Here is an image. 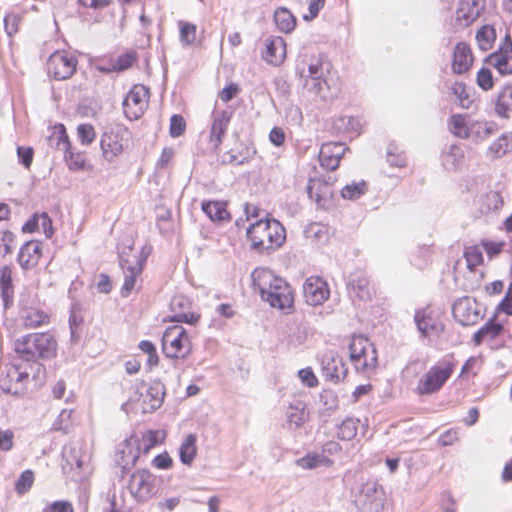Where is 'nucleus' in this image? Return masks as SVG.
<instances>
[{
	"mask_svg": "<svg viewBox=\"0 0 512 512\" xmlns=\"http://www.w3.org/2000/svg\"><path fill=\"white\" fill-rule=\"evenodd\" d=\"M512 150V136L502 135L495 140L488 149V155L493 158H500Z\"/></svg>",
	"mask_w": 512,
	"mask_h": 512,
	"instance_id": "37998d69",
	"label": "nucleus"
},
{
	"mask_svg": "<svg viewBox=\"0 0 512 512\" xmlns=\"http://www.w3.org/2000/svg\"><path fill=\"white\" fill-rule=\"evenodd\" d=\"M231 119V113L228 111H215L212 116V125L209 141L214 148L222 143V138L226 132Z\"/></svg>",
	"mask_w": 512,
	"mask_h": 512,
	"instance_id": "393cba45",
	"label": "nucleus"
},
{
	"mask_svg": "<svg viewBox=\"0 0 512 512\" xmlns=\"http://www.w3.org/2000/svg\"><path fill=\"white\" fill-rule=\"evenodd\" d=\"M476 82H477V85L485 91L492 89L494 82H493L492 72L490 71V69L481 68L477 72Z\"/></svg>",
	"mask_w": 512,
	"mask_h": 512,
	"instance_id": "6e6d98bb",
	"label": "nucleus"
},
{
	"mask_svg": "<svg viewBox=\"0 0 512 512\" xmlns=\"http://www.w3.org/2000/svg\"><path fill=\"white\" fill-rule=\"evenodd\" d=\"M14 241V235L10 231H2L0 233V254L3 256L12 252V243Z\"/></svg>",
	"mask_w": 512,
	"mask_h": 512,
	"instance_id": "e2e57ef3",
	"label": "nucleus"
},
{
	"mask_svg": "<svg viewBox=\"0 0 512 512\" xmlns=\"http://www.w3.org/2000/svg\"><path fill=\"white\" fill-rule=\"evenodd\" d=\"M450 131L460 138L470 137V123L467 122L465 116L456 114L450 118Z\"/></svg>",
	"mask_w": 512,
	"mask_h": 512,
	"instance_id": "a18cd8bd",
	"label": "nucleus"
},
{
	"mask_svg": "<svg viewBox=\"0 0 512 512\" xmlns=\"http://www.w3.org/2000/svg\"><path fill=\"white\" fill-rule=\"evenodd\" d=\"M180 30L179 39L183 46H193L196 44L197 27L195 24L180 20L178 21Z\"/></svg>",
	"mask_w": 512,
	"mask_h": 512,
	"instance_id": "49530a36",
	"label": "nucleus"
},
{
	"mask_svg": "<svg viewBox=\"0 0 512 512\" xmlns=\"http://www.w3.org/2000/svg\"><path fill=\"white\" fill-rule=\"evenodd\" d=\"M41 256V245L37 241H28L20 249L18 261L22 268L30 269L37 265Z\"/></svg>",
	"mask_w": 512,
	"mask_h": 512,
	"instance_id": "cd10ccee",
	"label": "nucleus"
},
{
	"mask_svg": "<svg viewBox=\"0 0 512 512\" xmlns=\"http://www.w3.org/2000/svg\"><path fill=\"white\" fill-rule=\"evenodd\" d=\"M348 289L352 297L366 301L371 299L373 288L363 271L357 270L350 274L348 280Z\"/></svg>",
	"mask_w": 512,
	"mask_h": 512,
	"instance_id": "5701e85b",
	"label": "nucleus"
},
{
	"mask_svg": "<svg viewBox=\"0 0 512 512\" xmlns=\"http://www.w3.org/2000/svg\"><path fill=\"white\" fill-rule=\"evenodd\" d=\"M57 149L65 153V160L69 169L80 170L84 168L85 157L81 153L70 151L69 138L64 131L58 137Z\"/></svg>",
	"mask_w": 512,
	"mask_h": 512,
	"instance_id": "bb28decb",
	"label": "nucleus"
},
{
	"mask_svg": "<svg viewBox=\"0 0 512 512\" xmlns=\"http://www.w3.org/2000/svg\"><path fill=\"white\" fill-rule=\"evenodd\" d=\"M386 160L392 167H404L406 166V158L399 151L396 145L390 144L386 153Z\"/></svg>",
	"mask_w": 512,
	"mask_h": 512,
	"instance_id": "864d4df0",
	"label": "nucleus"
},
{
	"mask_svg": "<svg viewBox=\"0 0 512 512\" xmlns=\"http://www.w3.org/2000/svg\"><path fill=\"white\" fill-rule=\"evenodd\" d=\"M170 307L173 312L172 321L194 324L199 319V315L190 311L191 302L183 295L174 296L170 302Z\"/></svg>",
	"mask_w": 512,
	"mask_h": 512,
	"instance_id": "4be33fe9",
	"label": "nucleus"
},
{
	"mask_svg": "<svg viewBox=\"0 0 512 512\" xmlns=\"http://www.w3.org/2000/svg\"><path fill=\"white\" fill-rule=\"evenodd\" d=\"M164 399V391L159 385L150 386L144 396V402L149 404L151 410L159 408Z\"/></svg>",
	"mask_w": 512,
	"mask_h": 512,
	"instance_id": "09e8293b",
	"label": "nucleus"
},
{
	"mask_svg": "<svg viewBox=\"0 0 512 512\" xmlns=\"http://www.w3.org/2000/svg\"><path fill=\"white\" fill-rule=\"evenodd\" d=\"M498 130L497 124L491 121L470 122V136L478 139H486L494 135Z\"/></svg>",
	"mask_w": 512,
	"mask_h": 512,
	"instance_id": "ea45409f",
	"label": "nucleus"
},
{
	"mask_svg": "<svg viewBox=\"0 0 512 512\" xmlns=\"http://www.w3.org/2000/svg\"><path fill=\"white\" fill-rule=\"evenodd\" d=\"M495 112L501 118L512 117V85L504 86L499 92Z\"/></svg>",
	"mask_w": 512,
	"mask_h": 512,
	"instance_id": "7c9ffc66",
	"label": "nucleus"
},
{
	"mask_svg": "<svg viewBox=\"0 0 512 512\" xmlns=\"http://www.w3.org/2000/svg\"><path fill=\"white\" fill-rule=\"evenodd\" d=\"M33 154L34 152L31 147L19 146L17 148L18 160L25 168H30L33 161Z\"/></svg>",
	"mask_w": 512,
	"mask_h": 512,
	"instance_id": "0e129e2a",
	"label": "nucleus"
},
{
	"mask_svg": "<svg viewBox=\"0 0 512 512\" xmlns=\"http://www.w3.org/2000/svg\"><path fill=\"white\" fill-rule=\"evenodd\" d=\"M251 248L259 253H271L283 245L286 239L284 226L276 219H261L247 229Z\"/></svg>",
	"mask_w": 512,
	"mask_h": 512,
	"instance_id": "f03ea898",
	"label": "nucleus"
},
{
	"mask_svg": "<svg viewBox=\"0 0 512 512\" xmlns=\"http://www.w3.org/2000/svg\"><path fill=\"white\" fill-rule=\"evenodd\" d=\"M191 349V338L182 326L166 328L162 336V350L167 357L185 359Z\"/></svg>",
	"mask_w": 512,
	"mask_h": 512,
	"instance_id": "423d86ee",
	"label": "nucleus"
},
{
	"mask_svg": "<svg viewBox=\"0 0 512 512\" xmlns=\"http://www.w3.org/2000/svg\"><path fill=\"white\" fill-rule=\"evenodd\" d=\"M297 466L303 469H316L320 467H330L332 461L324 454L311 453L296 460Z\"/></svg>",
	"mask_w": 512,
	"mask_h": 512,
	"instance_id": "e433bc0d",
	"label": "nucleus"
},
{
	"mask_svg": "<svg viewBox=\"0 0 512 512\" xmlns=\"http://www.w3.org/2000/svg\"><path fill=\"white\" fill-rule=\"evenodd\" d=\"M286 417L290 426L300 427L308 419L305 404L300 400L291 403L287 408Z\"/></svg>",
	"mask_w": 512,
	"mask_h": 512,
	"instance_id": "f704fd0d",
	"label": "nucleus"
},
{
	"mask_svg": "<svg viewBox=\"0 0 512 512\" xmlns=\"http://www.w3.org/2000/svg\"><path fill=\"white\" fill-rule=\"evenodd\" d=\"M164 435L160 431H148L142 437L143 451L147 453L151 448L159 444Z\"/></svg>",
	"mask_w": 512,
	"mask_h": 512,
	"instance_id": "4d7b16f0",
	"label": "nucleus"
},
{
	"mask_svg": "<svg viewBox=\"0 0 512 512\" xmlns=\"http://www.w3.org/2000/svg\"><path fill=\"white\" fill-rule=\"evenodd\" d=\"M481 0H462L456 11L457 20L463 25H469L480 15L482 7Z\"/></svg>",
	"mask_w": 512,
	"mask_h": 512,
	"instance_id": "c85d7f7f",
	"label": "nucleus"
},
{
	"mask_svg": "<svg viewBox=\"0 0 512 512\" xmlns=\"http://www.w3.org/2000/svg\"><path fill=\"white\" fill-rule=\"evenodd\" d=\"M487 60L500 74H512V41L509 35L505 36L499 49L492 53Z\"/></svg>",
	"mask_w": 512,
	"mask_h": 512,
	"instance_id": "6ab92c4d",
	"label": "nucleus"
},
{
	"mask_svg": "<svg viewBox=\"0 0 512 512\" xmlns=\"http://www.w3.org/2000/svg\"><path fill=\"white\" fill-rule=\"evenodd\" d=\"M149 102V90L141 84L134 85L123 101V110L130 120L139 119Z\"/></svg>",
	"mask_w": 512,
	"mask_h": 512,
	"instance_id": "9b49d317",
	"label": "nucleus"
},
{
	"mask_svg": "<svg viewBox=\"0 0 512 512\" xmlns=\"http://www.w3.org/2000/svg\"><path fill=\"white\" fill-rule=\"evenodd\" d=\"M303 293L308 304L317 306L323 304L329 297L327 283L320 277L311 276L303 285Z\"/></svg>",
	"mask_w": 512,
	"mask_h": 512,
	"instance_id": "f3484780",
	"label": "nucleus"
},
{
	"mask_svg": "<svg viewBox=\"0 0 512 512\" xmlns=\"http://www.w3.org/2000/svg\"><path fill=\"white\" fill-rule=\"evenodd\" d=\"M135 61L136 52H126L124 54L119 55L115 60H113L109 67H101L100 70L103 72L124 71L130 68Z\"/></svg>",
	"mask_w": 512,
	"mask_h": 512,
	"instance_id": "79ce46f5",
	"label": "nucleus"
},
{
	"mask_svg": "<svg viewBox=\"0 0 512 512\" xmlns=\"http://www.w3.org/2000/svg\"><path fill=\"white\" fill-rule=\"evenodd\" d=\"M465 258L467 266L470 270H473L477 265L483 261L482 252L477 247H469L465 251Z\"/></svg>",
	"mask_w": 512,
	"mask_h": 512,
	"instance_id": "052dcab7",
	"label": "nucleus"
},
{
	"mask_svg": "<svg viewBox=\"0 0 512 512\" xmlns=\"http://www.w3.org/2000/svg\"><path fill=\"white\" fill-rule=\"evenodd\" d=\"M310 199L314 200L319 207H327L331 202L332 191L330 186L320 180H311L307 187Z\"/></svg>",
	"mask_w": 512,
	"mask_h": 512,
	"instance_id": "c756f323",
	"label": "nucleus"
},
{
	"mask_svg": "<svg viewBox=\"0 0 512 512\" xmlns=\"http://www.w3.org/2000/svg\"><path fill=\"white\" fill-rule=\"evenodd\" d=\"M366 191L367 186L364 181L352 182L351 184H347L342 188L341 196L344 199L356 200L359 199L362 195H364Z\"/></svg>",
	"mask_w": 512,
	"mask_h": 512,
	"instance_id": "de8ad7c7",
	"label": "nucleus"
},
{
	"mask_svg": "<svg viewBox=\"0 0 512 512\" xmlns=\"http://www.w3.org/2000/svg\"><path fill=\"white\" fill-rule=\"evenodd\" d=\"M128 487L138 502H145L155 492V477L148 470H137L131 475Z\"/></svg>",
	"mask_w": 512,
	"mask_h": 512,
	"instance_id": "f8f14e48",
	"label": "nucleus"
},
{
	"mask_svg": "<svg viewBox=\"0 0 512 512\" xmlns=\"http://www.w3.org/2000/svg\"><path fill=\"white\" fill-rule=\"evenodd\" d=\"M451 91L455 95L458 104L465 109H469L473 103L466 90V86L462 82H455L451 86Z\"/></svg>",
	"mask_w": 512,
	"mask_h": 512,
	"instance_id": "603ef678",
	"label": "nucleus"
},
{
	"mask_svg": "<svg viewBox=\"0 0 512 512\" xmlns=\"http://www.w3.org/2000/svg\"><path fill=\"white\" fill-rule=\"evenodd\" d=\"M274 22L283 33H291L296 26L295 16L285 7H279L275 10Z\"/></svg>",
	"mask_w": 512,
	"mask_h": 512,
	"instance_id": "72a5a7b5",
	"label": "nucleus"
},
{
	"mask_svg": "<svg viewBox=\"0 0 512 512\" xmlns=\"http://www.w3.org/2000/svg\"><path fill=\"white\" fill-rule=\"evenodd\" d=\"M76 58L66 51L54 52L47 61L48 75L56 80L69 79L76 71Z\"/></svg>",
	"mask_w": 512,
	"mask_h": 512,
	"instance_id": "9d476101",
	"label": "nucleus"
},
{
	"mask_svg": "<svg viewBox=\"0 0 512 512\" xmlns=\"http://www.w3.org/2000/svg\"><path fill=\"white\" fill-rule=\"evenodd\" d=\"M321 362L322 372L326 379L337 383L345 378L348 369L341 357L330 352L323 355Z\"/></svg>",
	"mask_w": 512,
	"mask_h": 512,
	"instance_id": "412c9836",
	"label": "nucleus"
},
{
	"mask_svg": "<svg viewBox=\"0 0 512 512\" xmlns=\"http://www.w3.org/2000/svg\"><path fill=\"white\" fill-rule=\"evenodd\" d=\"M356 502L367 512H380L384 505V492L376 482H367L362 485Z\"/></svg>",
	"mask_w": 512,
	"mask_h": 512,
	"instance_id": "ddd939ff",
	"label": "nucleus"
},
{
	"mask_svg": "<svg viewBox=\"0 0 512 512\" xmlns=\"http://www.w3.org/2000/svg\"><path fill=\"white\" fill-rule=\"evenodd\" d=\"M414 321L421 336L425 338L439 336L444 330L441 319L430 308L418 310L415 313Z\"/></svg>",
	"mask_w": 512,
	"mask_h": 512,
	"instance_id": "2eb2a0df",
	"label": "nucleus"
},
{
	"mask_svg": "<svg viewBox=\"0 0 512 512\" xmlns=\"http://www.w3.org/2000/svg\"><path fill=\"white\" fill-rule=\"evenodd\" d=\"M503 205V199L499 192L490 191L482 195L479 199V209L483 214L497 211Z\"/></svg>",
	"mask_w": 512,
	"mask_h": 512,
	"instance_id": "4c0bfd02",
	"label": "nucleus"
},
{
	"mask_svg": "<svg viewBox=\"0 0 512 512\" xmlns=\"http://www.w3.org/2000/svg\"><path fill=\"white\" fill-rule=\"evenodd\" d=\"M39 231H42L46 237L53 234L52 220L47 213L37 214Z\"/></svg>",
	"mask_w": 512,
	"mask_h": 512,
	"instance_id": "69168bd1",
	"label": "nucleus"
},
{
	"mask_svg": "<svg viewBox=\"0 0 512 512\" xmlns=\"http://www.w3.org/2000/svg\"><path fill=\"white\" fill-rule=\"evenodd\" d=\"M265 52L263 58L274 65L281 64L286 57V43L280 36H272L265 40Z\"/></svg>",
	"mask_w": 512,
	"mask_h": 512,
	"instance_id": "b1692460",
	"label": "nucleus"
},
{
	"mask_svg": "<svg viewBox=\"0 0 512 512\" xmlns=\"http://www.w3.org/2000/svg\"><path fill=\"white\" fill-rule=\"evenodd\" d=\"M0 290L5 301L12 295V270L8 266L0 270Z\"/></svg>",
	"mask_w": 512,
	"mask_h": 512,
	"instance_id": "3c124183",
	"label": "nucleus"
},
{
	"mask_svg": "<svg viewBox=\"0 0 512 512\" xmlns=\"http://www.w3.org/2000/svg\"><path fill=\"white\" fill-rule=\"evenodd\" d=\"M46 509L48 512H74V508L69 501H55Z\"/></svg>",
	"mask_w": 512,
	"mask_h": 512,
	"instance_id": "774afa93",
	"label": "nucleus"
},
{
	"mask_svg": "<svg viewBox=\"0 0 512 512\" xmlns=\"http://www.w3.org/2000/svg\"><path fill=\"white\" fill-rule=\"evenodd\" d=\"M202 211L214 222H224L229 219L226 203L222 201H203Z\"/></svg>",
	"mask_w": 512,
	"mask_h": 512,
	"instance_id": "2f4dec72",
	"label": "nucleus"
},
{
	"mask_svg": "<svg viewBox=\"0 0 512 512\" xmlns=\"http://www.w3.org/2000/svg\"><path fill=\"white\" fill-rule=\"evenodd\" d=\"M77 135L83 145H89L94 141L96 134L91 124H81L77 128Z\"/></svg>",
	"mask_w": 512,
	"mask_h": 512,
	"instance_id": "bf43d9fd",
	"label": "nucleus"
},
{
	"mask_svg": "<svg viewBox=\"0 0 512 512\" xmlns=\"http://www.w3.org/2000/svg\"><path fill=\"white\" fill-rule=\"evenodd\" d=\"M131 140L130 131L123 125H115L109 131L103 133L100 141L103 157L112 163L129 146Z\"/></svg>",
	"mask_w": 512,
	"mask_h": 512,
	"instance_id": "0eeeda50",
	"label": "nucleus"
},
{
	"mask_svg": "<svg viewBox=\"0 0 512 512\" xmlns=\"http://www.w3.org/2000/svg\"><path fill=\"white\" fill-rule=\"evenodd\" d=\"M502 331L503 325L501 323H495L494 320H490L474 334L473 339L476 345H480L484 340L495 339Z\"/></svg>",
	"mask_w": 512,
	"mask_h": 512,
	"instance_id": "c9c22d12",
	"label": "nucleus"
},
{
	"mask_svg": "<svg viewBox=\"0 0 512 512\" xmlns=\"http://www.w3.org/2000/svg\"><path fill=\"white\" fill-rule=\"evenodd\" d=\"M453 315L463 326L475 324L480 318L477 302L470 297L458 299L453 305Z\"/></svg>",
	"mask_w": 512,
	"mask_h": 512,
	"instance_id": "dca6fc26",
	"label": "nucleus"
},
{
	"mask_svg": "<svg viewBox=\"0 0 512 512\" xmlns=\"http://www.w3.org/2000/svg\"><path fill=\"white\" fill-rule=\"evenodd\" d=\"M350 360L357 370L366 372L377 365V353L374 345L364 336H354L350 346Z\"/></svg>",
	"mask_w": 512,
	"mask_h": 512,
	"instance_id": "6e6552de",
	"label": "nucleus"
},
{
	"mask_svg": "<svg viewBox=\"0 0 512 512\" xmlns=\"http://www.w3.org/2000/svg\"><path fill=\"white\" fill-rule=\"evenodd\" d=\"M346 150L347 147L340 142L324 143L319 151L320 165L331 171L337 169Z\"/></svg>",
	"mask_w": 512,
	"mask_h": 512,
	"instance_id": "aec40b11",
	"label": "nucleus"
},
{
	"mask_svg": "<svg viewBox=\"0 0 512 512\" xmlns=\"http://www.w3.org/2000/svg\"><path fill=\"white\" fill-rule=\"evenodd\" d=\"M473 64V55L468 44L458 43L454 47L452 70L456 74L467 72Z\"/></svg>",
	"mask_w": 512,
	"mask_h": 512,
	"instance_id": "a878e982",
	"label": "nucleus"
},
{
	"mask_svg": "<svg viewBox=\"0 0 512 512\" xmlns=\"http://www.w3.org/2000/svg\"><path fill=\"white\" fill-rule=\"evenodd\" d=\"M20 18L16 14H8L4 18L5 31L8 36H12L17 33L19 28Z\"/></svg>",
	"mask_w": 512,
	"mask_h": 512,
	"instance_id": "338daca9",
	"label": "nucleus"
},
{
	"mask_svg": "<svg viewBox=\"0 0 512 512\" xmlns=\"http://www.w3.org/2000/svg\"><path fill=\"white\" fill-rule=\"evenodd\" d=\"M140 455L139 441L136 437H130L120 443L117 451V464L123 473L130 470L137 462Z\"/></svg>",
	"mask_w": 512,
	"mask_h": 512,
	"instance_id": "a211bd4d",
	"label": "nucleus"
},
{
	"mask_svg": "<svg viewBox=\"0 0 512 512\" xmlns=\"http://www.w3.org/2000/svg\"><path fill=\"white\" fill-rule=\"evenodd\" d=\"M358 424V419H345L339 426L337 433L338 437L342 440H352L357 434Z\"/></svg>",
	"mask_w": 512,
	"mask_h": 512,
	"instance_id": "8fccbe9b",
	"label": "nucleus"
},
{
	"mask_svg": "<svg viewBox=\"0 0 512 512\" xmlns=\"http://www.w3.org/2000/svg\"><path fill=\"white\" fill-rule=\"evenodd\" d=\"M34 482V474L31 470H25L21 473L20 477L15 483V489L18 493L23 494L27 492Z\"/></svg>",
	"mask_w": 512,
	"mask_h": 512,
	"instance_id": "5fc2aeb1",
	"label": "nucleus"
},
{
	"mask_svg": "<svg viewBox=\"0 0 512 512\" xmlns=\"http://www.w3.org/2000/svg\"><path fill=\"white\" fill-rule=\"evenodd\" d=\"M139 348L142 352L148 355L147 364L150 367L156 366L158 364L159 358L157 355L156 347L152 342L143 340L139 343Z\"/></svg>",
	"mask_w": 512,
	"mask_h": 512,
	"instance_id": "13d9d810",
	"label": "nucleus"
},
{
	"mask_svg": "<svg viewBox=\"0 0 512 512\" xmlns=\"http://www.w3.org/2000/svg\"><path fill=\"white\" fill-rule=\"evenodd\" d=\"M147 255L143 250L140 254H126L124 251L119 253L120 266L124 274L122 296H128L135 288L137 277L143 270Z\"/></svg>",
	"mask_w": 512,
	"mask_h": 512,
	"instance_id": "1a4fd4ad",
	"label": "nucleus"
},
{
	"mask_svg": "<svg viewBox=\"0 0 512 512\" xmlns=\"http://www.w3.org/2000/svg\"><path fill=\"white\" fill-rule=\"evenodd\" d=\"M251 277L253 288L271 307L279 310L292 307L294 294L291 286L283 278L276 276L267 268H256Z\"/></svg>",
	"mask_w": 512,
	"mask_h": 512,
	"instance_id": "f257e3e1",
	"label": "nucleus"
},
{
	"mask_svg": "<svg viewBox=\"0 0 512 512\" xmlns=\"http://www.w3.org/2000/svg\"><path fill=\"white\" fill-rule=\"evenodd\" d=\"M327 69L324 67L323 59L320 56H313L309 62H301L297 67V74L302 80L304 87L322 99L328 97L326 80Z\"/></svg>",
	"mask_w": 512,
	"mask_h": 512,
	"instance_id": "20e7f679",
	"label": "nucleus"
},
{
	"mask_svg": "<svg viewBox=\"0 0 512 512\" xmlns=\"http://www.w3.org/2000/svg\"><path fill=\"white\" fill-rule=\"evenodd\" d=\"M442 162L447 170H456L464 162V152L457 145H451L442 156Z\"/></svg>",
	"mask_w": 512,
	"mask_h": 512,
	"instance_id": "58836bf2",
	"label": "nucleus"
},
{
	"mask_svg": "<svg viewBox=\"0 0 512 512\" xmlns=\"http://www.w3.org/2000/svg\"><path fill=\"white\" fill-rule=\"evenodd\" d=\"M197 438L194 434H189L182 442L179 448L180 460L184 465H191L197 453Z\"/></svg>",
	"mask_w": 512,
	"mask_h": 512,
	"instance_id": "a19ab883",
	"label": "nucleus"
},
{
	"mask_svg": "<svg viewBox=\"0 0 512 512\" xmlns=\"http://www.w3.org/2000/svg\"><path fill=\"white\" fill-rule=\"evenodd\" d=\"M23 325L27 329H35L49 323V316L37 308H25L21 312Z\"/></svg>",
	"mask_w": 512,
	"mask_h": 512,
	"instance_id": "473e14b6",
	"label": "nucleus"
},
{
	"mask_svg": "<svg viewBox=\"0 0 512 512\" xmlns=\"http://www.w3.org/2000/svg\"><path fill=\"white\" fill-rule=\"evenodd\" d=\"M29 374L19 365L7 367L5 376L1 379L0 386L6 393L20 396L26 391Z\"/></svg>",
	"mask_w": 512,
	"mask_h": 512,
	"instance_id": "4468645a",
	"label": "nucleus"
},
{
	"mask_svg": "<svg viewBox=\"0 0 512 512\" xmlns=\"http://www.w3.org/2000/svg\"><path fill=\"white\" fill-rule=\"evenodd\" d=\"M185 121L184 118L180 115H173L170 119V135L172 137H178L183 134L185 131Z\"/></svg>",
	"mask_w": 512,
	"mask_h": 512,
	"instance_id": "680f3d73",
	"label": "nucleus"
},
{
	"mask_svg": "<svg viewBox=\"0 0 512 512\" xmlns=\"http://www.w3.org/2000/svg\"><path fill=\"white\" fill-rule=\"evenodd\" d=\"M454 371V363L442 360L432 366L417 382L414 392L420 396L438 392Z\"/></svg>",
	"mask_w": 512,
	"mask_h": 512,
	"instance_id": "39448f33",
	"label": "nucleus"
},
{
	"mask_svg": "<svg viewBox=\"0 0 512 512\" xmlns=\"http://www.w3.org/2000/svg\"><path fill=\"white\" fill-rule=\"evenodd\" d=\"M15 351L25 360L51 359L57 353V341L50 333H33L15 341Z\"/></svg>",
	"mask_w": 512,
	"mask_h": 512,
	"instance_id": "7ed1b4c3",
	"label": "nucleus"
},
{
	"mask_svg": "<svg viewBox=\"0 0 512 512\" xmlns=\"http://www.w3.org/2000/svg\"><path fill=\"white\" fill-rule=\"evenodd\" d=\"M496 39V31L492 26L485 25L476 33V41L481 50L487 51L492 48Z\"/></svg>",
	"mask_w": 512,
	"mask_h": 512,
	"instance_id": "c03bdc74",
	"label": "nucleus"
}]
</instances>
